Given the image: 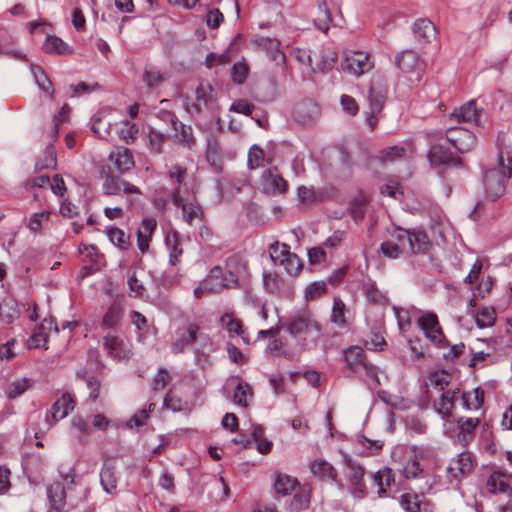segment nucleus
<instances>
[{
  "label": "nucleus",
  "instance_id": "obj_1",
  "mask_svg": "<svg viewBox=\"0 0 512 512\" xmlns=\"http://www.w3.org/2000/svg\"><path fill=\"white\" fill-rule=\"evenodd\" d=\"M512 177V154L509 148L500 149L498 167L486 171L484 188L489 200L495 201L505 192L506 182Z\"/></svg>",
  "mask_w": 512,
  "mask_h": 512
},
{
  "label": "nucleus",
  "instance_id": "obj_2",
  "mask_svg": "<svg viewBox=\"0 0 512 512\" xmlns=\"http://www.w3.org/2000/svg\"><path fill=\"white\" fill-rule=\"evenodd\" d=\"M273 488L276 495L283 497L295 492L290 503L292 510L302 511L308 509L312 495L311 484H301L298 479L293 476L276 472L274 474Z\"/></svg>",
  "mask_w": 512,
  "mask_h": 512
},
{
  "label": "nucleus",
  "instance_id": "obj_3",
  "mask_svg": "<svg viewBox=\"0 0 512 512\" xmlns=\"http://www.w3.org/2000/svg\"><path fill=\"white\" fill-rule=\"evenodd\" d=\"M171 202L181 210L182 219L192 226L196 221L204 223L206 213L195 195L184 198L179 188H173L169 194Z\"/></svg>",
  "mask_w": 512,
  "mask_h": 512
},
{
  "label": "nucleus",
  "instance_id": "obj_4",
  "mask_svg": "<svg viewBox=\"0 0 512 512\" xmlns=\"http://www.w3.org/2000/svg\"><path fill=\"white\" fill-rule=\"evenodd\" d=\"M75 399L69 392H65L57 399L49 412L45 415V428L42 431L49 430L54 423L64 419L75 408Z\"/></svg>",
  "mask_w": 512,
  "mask_h": 512
},
{
  "label": "nucleus",
  "instance_id": "obj_5",
  "mask_svg": "<svg viewBox=\"0 0 512 512\" xmlns=\"http://www.w3.org/2000/svg\"><path fill=\"white\" fill-rule=\"evenodd\" d=\"M188 343L193 347L198 362L207 361L212 343L209 336L202 333L196 324L188 325Z\"/></svg>",
  "mask_w": 512,
  "mask_h": 512
},
{
  "label": "nucleus",
  "instance_id": "obj_6",
  "mask_svg": "<svg viewBox=\"0 0 512 512\" xmlns=\"http://www.w3.org/2000/svg\"><path fill=\"white\" fill-rule=\"evenodd\" d=\"M446 139L460 153H466L476 145L475 135L462 127H451L447 129Z\"/></svg>",
  "mask_w": 512,
  "mask_h": 512
},
{
  "label": "nucleus",
  "instance_id": "obj_7",
  "mask_svg": "<svg viewBox=\"0 0 512 512\" xmlns=\"http://www.w3.org/2000/svg\"><path fill=\"white\" fill-rule=\"evenodd\" d=\"M196 101L191 105L187 104V111L199 114L204 108L214 105L217 100V93L209 83H200L195 91Z\"/></svg>",
  "mask_w": 512,
  "mask_h": 512
},
{
  "label": "nucleus",
  "instance_id": "obj_8",
  "mask_svg": "<svg viewBox=\"0 0 512 512\" xmlns=\"http://www.w3.org/2000/svg\"><path fill=\"white\" fill-rule=\"evenodd\" d=\"M399 231L400 233L396 238L399 241L407 239L410 250L413 254H425L428 252L431 244L426 233L416 229H399Z\"/></svg>",
  "mask_w": 512,
  "mask_h": 512
},
{
  "label": "nucleus",
  "instance_id": "obj_9",
  "mask_svg": "<svg viewBox=\"0 0 512 512\" xmlns=\"http://www.w3.org/2000/svg\"><path fill=\"white\" fill-rule=\"evenodd\" d=\"M342 69L355 76H360L371 69L368 54L361 51L347 53L342 64Z\"/></svg>",
  "mask_w": 512,
  "mask_h": 512
},
{
  "label": "nucleus",
  "instance_id": "obj_10",
  "mask_svg": "<svg viewBox=\"0 0 512 512\" xmlns=\"http://www.w3.org/2000/svg\"><path fill=\"white\" fill-rule=\"evenodd\" d=\"M287 330L291 335H299L313 330L320 332V326L309 312L303 311L291 318Z\"/></svg>",
  "mask_w": 512,
  "mask_h": 512
},
{
  "label": "nucleus",
  "instance_id": "obj_11",
  "mask_svg": "<svg viewBox=\"0 0 512 512\" xmlns=\"http://www.w3.org/2000/svg\"><path fill=\"white\" fill-rule=\"evenodd\" d=\"M346 369L351 375L362 378V367L367 362L364 350L359 346L349 347L343 354Z\"/></svg>",
  "mask_w": 512,
  "mask_h": 512
},
{
  "label": "nucleus",
  "instance_id": "obj_12",
  "mask_svg": "<svg viewBox=\"0 0 512 512\" xmlns=\"http://www.w3.org/2000/svg\"><path fill=\"white\" fill-rule=\"evenodd\" d=\"M428 159L433 166L451 165L454 167L462 166V160L455 157L452 152L442 145H433L428 152Z\"/></svg>",
  "mask_w": 512,
  "mask_h": 512
},
{
  "label": "nucleus",
  "instance_id": "obj_13",
  "mask_svg": "<svg viewBox=\"0 0 512 512\" xmlns=\"http://www.w3.org/2000/svg\"><path fill=\"white\" fill-rule=\"evenodd\" d=\"M103 191L106 195H118L121 192L127 194H141V190L115 175H107L103 183Z\"/></svg>",
  "mask_w": 512,
  "mask_h": 512
},
{
  "label": "nucleus",
  "instance_id": "obj_14",
  "mask_svg": "<svg viewBox=\"0 0 512 512\" xmlns=\"http://www.w3.org/2000/svg\"><path fill=\"white\" fill-rule=\"evenodd\" d=\"M418 324L427 338L434 343H441L444 336L436 314L428 312L422 315Z\"/></svg>",
  "mask_w": 512,
  "mask_h": 512
},
{
  "label": "nucleus",
  "instance_id": "obj_15",
  "mask_svg": "<svg viewBox=\"0 0 512 512\" xmlns=\"http://www.w3.org/2000/svg\"><path fill=\"white\" fill-rule=\"evenodd\" d=\"M263 190L270 194H281L288 188L287 181L276 170H265L261 177Z\"/></svg>",
  "mask_w": 512,
  "mask_h": 512
},
{
  "label": "nucleus",
  "instance_id": "obj_16",
  "mask_svg": "<svg viewBox=\"0 0 512 512\" xmlns=\"http://www.w3.org/2000/svg\"><path fill=\"white\" fill-rule=\"evenodd\" d=\"M319 114L320 109L318 105L311 100H306L301 103H298L293 110V116L295 120L304 125L310 124L313 121H315L318 118Z\"/></svg>",
  "mask_w": 512,
  "mask_h": 512
},
{
  "label": "nucleus",
  "instance_id": "obj_17",
  "mask_svg": "<svg viewBox=\"0 0 512 512\" xmlns=\"http://www.w3.org/2000/svg\"><path fill=\"white\" fill-rule=\"evenodd\" d=\"M104 346L109 355L115 359L121 360L130 357L131 352L128 343L116 335L108 334L105 336Z\"/></svg>",
  "mask_w": 512,
  "mask_h": 512
},
{
  "label": "nucleus",
  "instance_id": "obj_18",
  "mask_svg": "<svg viewBox=\"0 0 512 512\" xmlns=\"http://www.w3.org/2000/svg\"><path fill=\"white\" fill-rule=\"evenodd\" d=\"M348 468V479L352 487L353 495L356 497H363L366 494V486L364 483V468L351 461L348 462Z\"/></svg>",
  "mask_w": 512,
  "mask_h": 512
},
{
  "label": "nucleus",
  "instance_id": "obj_19",
  "mask_svg": "<svg viewBox=\"0 0 512 512\" xmlns=\"http://www.w3.org/2000/svg\"><path fill=\"white\" fill-rule=\"evenodd\" d=\"M482 111L476 107V102L470 100L459 109H456L451 115V119H455L458 122H473L477 125L481 123L480 118Z\"/></svg>",
  "mask_w": 512,
  "mask_h": 512
},
{
  "label": "nucleus",
  "instance_id": "obj_20",
  "mask_svg": "<svg viewBox=\"0 0 512 512\" xmlns=\"http://www.w3.org/2000/svg\"><path fill=\"white\" fill-rule=\"evenodd\" d=\"M458 393L459 389L453 391L449 390L443 392L438 399L434 400L433 408L444 419H448L452 416L454 403L455 400L457 399Z\"/></svg>",
  "mask_w": 512,
  "mask_h": 512
},
{
  "label": "nucleus",
  "instance_id": "obj_21",
  "mask_svg": "<svg viewBox=\"0 0 512 512\" xmlns=\"http://www.w3.org/2000/svg\"><path fill=\"white\" fill-rule=\"evenodd\" d=\"M473 468V462L471 454L468 452L460 453L456 459L452 460L448 466L447 471L454 478L458 479L471 472Z\"/></svg>",
  "mask_w": 512,
  "mask_h": 512
},
{
  "label": "nucleus",
  "instance_id": "obj_22",
  "mask_svg": "<svg viewBox=\"0 0 512 512\" xmlns=\"http://www.w3.org/2000/svg\"><path fill=\"white\" fill-rule=\"evenodd\" d=\"M156 226L157 222L155 219L147 218L142 221L141 226L137 231V246L142 253L148 251L151 236L156 229Z\"/></svg>",
  "mask_w": 512,
  "mask_h": 512
},
{
  "label": "nucleus",
  "instance_id": "obj_23",
  "mask_svg": "<svg viewBox=\"0 0 512 512\" xmlns=\"http://www.w3.org/2000/svg\"><path fill=\"white\" fill-rule=\"evenodd\" d=\"M206 159L214 172H222L223 161L221 155V147L217 139L213 136L207 139Z\"/></svg>",
  "mask_w": 512,
  "mask_h": 512
},
{
  "label": "nucleus",
  "instance_id": "obj_24",
  "mask_svg": "<svg viewBox=\"0 0 512 512\" xmlns=\"http://www.w3.org/2000/svg\"><path fill=\"white\" fill-rule=\"evenodd\" d=\"M109 159L120 173H125L134 167L132 153L127 148L112 151Z\"/></svg>",
  "mask_w": 512,
  "mask_h": 512
},
{
  "label": "nucleus",
  "instance_id": "obj_25",
  "mask_svg": "<svg viewBox=\"0 0 512 512\" xmlns=\"http://www.w3.org/2000/svg\"><path fill=\"white\" fill-rule=\"evenodd\" d=\"M310 470L313 475L319 477L322 480H332L338 483L339 487H342V483L337 481L336 469L327 461L318 459L314 460L310 464Z\"/></svg>",
  "mask_w": 512,
  "mask_h": 512
},
{
  "label": "nucleus",
  "instance_id": "obj_26",
  "mask_svg": "<svg viewBox=\"0 0 512 512\" xmlns=\"http://www.w3.org/2000/svg\"><path fill=\"white\" fill-rule=\"evenodd\" d=\"M395 63L397 67L404 73L414 72L419 69L420 61L416 52L405 50L396 56Z\"/></svg>",
  "mask_w": 512,
  "mask_h": 512
},
{
  "label": "nucleus",
  "instance_id": "obj_27",
  "mask_svg": "<svg viewBox=\"0 0 512 512\" xmlns=\"http://www.w3.org/2000/svg\"><path fill=\"white\" fill-rule=\"evenodd\" d=\"M100 483L103 490L108 494L117 492L118 477L115 467L109 463H105L100 471Z\"/></svg>",
  "mask_w": 512,
  "mask_h": 512
},
{
  "label": "nucleus",
  "instance_id": "obj_28",
  "mask_svg": "<svg viewBox=\"0 0 512 512\" xmlns=\"http://www.w3.org/2000/svg\"><path fill=\"white\" fill-rule=\"evenodd\" d=\"M172 128L174 130L175 142L181 143L182 145L191 148L195 145V138L193 136V129L190 125H185L181 121L173 120Z\"/></svg>",
  "mask_w": 512,
  "mask_h": 512
},
{
  "label": "nucleus",
  "instance_id": "obj_29",
  "mask_svg": "<svg viewBox=\"0 0 512 512\" xmlns=\"http://www.w3.org/2000/svg\"><path fill=\"white\" fill-rule=\"evenodd\" d=\"M479 422V418L460 417L457 420V427L459 430L458 440L463 444H467L468 442H470L474 436V431L478 426Z\"/></svg>",
  "mask_w": 512,
  "mask_h": 512
},
{
  "label": "nucleus",
  "instance_id": "obj_30",
  "mask_svg": "<svg viewBox=\"0 0 512 512\" xmlns=\"http://www.w3.org/2000/svg\"><path fill=\"white\" fill-rule=\"evenodd\" d=\"M47 496L51 508L64 509L66 491L62 482H54L47 487Z\"/></svg>",
  "mask_w": 512,
  "mask_h": 512
},
{
  "label": "nucleus",
  "instance_id": "obj_31",
  "mask_svg": "<svg viewBox=\"0 0 512 512\" xmlns=\"http://www.w3.org/2000/svg\"><path fill=\"white\" fill-rule=\"evenodd\" d=\"M20 317L18 302L13 298H5L0 303V320L6 324H12Z\"/></svg>",
  "mask_w": 512,
  "mask_h": 512
},
{
  "label": "nucleus",
  "instance_id": "obj_32",
  "mask_svg": "<svg viewBox=\"0 0 512 512\" xmlns=\"http://www.w3.org/2000/svg\"><path fill=\"white\" fill-rule=\"evenodd\" d=\"M413 33L419 42L426 43L435 36L436 30L430 20L422 18L415 21Z\"/></svg>",
  "mask_w": 512,
  "mask_h": 512
},
{
  "label": "nucleus",
  "instance_id": "obj_33",
  "mask_svg": "<svg viewBox=\"0 0 512 512\" xmlns=\"http://www.w3.org/2000/svg\"><path fill=\"white\" fill-rule=\"evenodd\" d=\"M386 100V90L381 85L372 84L368 92V101L370 110L374 113H380Z\"/></svg>",
  "mask_w": 512,
  "mask_h": 512
},
{
  "label": "nucleus",
  "instance_id": "obj_34",
  "mask_svg": "<svg viewBox=\"0 0 512 512\" xmlns=\"http://www.w3.org/2000/svg\"><path fill=\"white\" fill-rule=\"evenodd\" d=\"M123 316V307L119 301H114L106 311L102 319V328L110 329L115 327Z\"/></svg>",
  "mask_w": 512,
  "mask_h": 512
},
{
  "label": "nucleus",
  "instance_id": "obj_35",
  "mask_svg": "<svg viewBox=\"0 0 512 512\" xmlns=\"http://www.w3.org/2000/svg\"><path fill=\"white\" fill-rule=\"evenodd\" d=\"M510 486L507 475L500 471L493 472L487 480V488L491 493H506Z\"/></svg>",
  "mask_w": 512,
  "mask_h": 512
},
{
  "label": "nucleus",
  "instance_id": "obj_36",
  "mask_svg": "<svg viewBox=\"0 0 512 512\" xmlns=\"http://www.w3.org/2000/svg\"><path fill=\"white\" fill-rule=\"evenodd\" d=\"M34 385V380L31 378H20L9 383L5 389L6 395L10 399H16L25 393L29 388Z\"/></svg>",
  "mask_w": 512,
  "mask_h": 512
},
{
  "label": "nucleus",
  "instance_id": "obj_37",
  "mask_svg": "<svg viewBox=\"0 0 512 512\" xmlns=\"http://www.w3.org/2000/svg\"><path fill=\"white\" fill-rule=\"evenodd\" d=\"M461 399L467 410L479 409L484 403V391L480 387H476L473 391L464 392Z\"/></svg>",
  "mask_w": 512,
  "mask_h": 512
},
{
  "label": "nucleus",
  "instance_id": "obj_38",
  "mask_svg": "<svg viewBox=\"0 0 512 512\" xmlns=\"http://www.w3.org/2000/svg\"><path fill=\"white\" fill-rule=\"evenodd\" d=\"M43 50L46 53L65 55L71 53L70 47L60 38L48 35L44 44Z\"/></svg>",
  "mask_w": 512,
  "mask_h": 512
},
{
  "label": "nucleus",
  "instance_id": "obj_39",
  "mask_svg": "<svg viewBox=\"0 0 512 512\" xmlns=\"http://www.w3.org/2000/svg\"><path fill=\"white\" fill-rule=\"evenodd\" d=\"M142 80L146 87L150 90L159 87L167 80V76L157 68H145Z\"/></svg>",
  "mask_w": 512,
  "mask_h": 512
},
{
  "label": "nucleus",
  "instance_id": "obj_40",
  "mask_svg": "<svg viewBox=\"0 0 512 512\" xmlns=\"http://www.w3.org/2000/svg\"><path fill=\"white\" fill-rule=\"evenodd\" d=\"M252 396V387L246 382L239 381L234 390V402L241 407H247Z\"/></svg>",
  "mask_w": 512,
  "mask_h": 512
},
{
  "label": "nucleus",
  "instance_id": "obj_41",
  "mask_svg": "<svg viewBox=\"0 0 512 512\" xmlns=\"http://www.w3.org/2000/svg\"><path fill=\"white\" fill-rule=\"evenodd\" d=\"M331 22V12L328 8L326 1L322 0L318 3V16L314 20L315 26L319 30L327 32L329 30V25Z\"/></svg>",
  "mask_w": 512,
  "mask_h": 512
},
{
  "label": "nucleus",
  "instance_id": "obj_42",
  "mask_svg": "<svg viewBox=\"0 0 512 512\" xmlns=\"http://www.w3.org/2000/svg\"><path fill=\"white\" fill-rule=\"evenodd\" d=\"M405 152L406 150L402 146H391L380 150L375 159L383 164L394 162L397 159H401L405 155Z\"/></svg>",
  "mask_w": 512,
  "mask_h": 512
},
{
  "label": "nucleus",
  "instance_id": "obj_43",
  "mask_svg": "<svg viewBox=\"0 0 512 512\" xmlns=\"http://www.w3.org/2000/svg\"><path fill=\"white\" fill-rule=\"evenodd\" d=\"M109 240L120 249H128L130 237L122 229L109 227L106 230Z\"/></svg>",
  "mask_w": 512,
  "mask_h": 512
},
{
  "label": "nucleus",
  "instance_id": "obj_44",
  "mask_svg": "<svg viewBox=\"0 0 512 512\" xmlns=\"http://www.w3.org/2000/svg\"><path fill=\"white\" fill-rule=\"evenodd\" d=\"M57 164L56 151L52 145H48L44 152L43 157L39 158L35 163L36 170H43L54 168Z\"/></svg>",
  "mask_w": 512,
  "mask_h": 512
},
{
  "label": "nucleus",
  "instance_id": "obj_45",
  "mask_svg": "<svg viewBox=\"0 0 512 512\" xmlns=\"http://www.w3.org/2000/svg\"><path fill=\"white\" fill-rule=\"evenodd\" d=\"M374 482L379 487V496H382L385 493L384 486H390L394 482L392 470L388 467L378 470L374 475Z\"/></svg>",
  "mask_w": 512,
  "mask_h": 512
},
{
  "label": "nucleus",
  "instance_id": "obj_46",
  "mask_svg": "<svg viewBox=\"0 0 512 512\" xmlns=\"http://www.w3.org/2000/svg\"><path fill=\"white\" fill-rule=\"evenodd\" d=\"M451 381V374L445 370L435 371L429 374L428 383L438 390H444Z\"/></svg>",
  "mask_w": 512,
  "mask_h": 512
},
{
  "label": "nucleus",
  "instance_id": "obj_47",
  "mask_svg": "<svg viewBox=\"0 0 512 512\" xmlns=\"http://www.w3.org/2000/svg\"><path fill=\"white\" fill-rule=\"evenodd\" d=\"M168 177L175 184L173 188H179L185 183L188 176L187 168L183 165L174 164L168 169Z\"/></svg>",
  "mask_w": 512,
  "mask_h": 512
},
{
  "label": "nucleus",
  "instance_id": "obj_48",
  "mask_svg": "<svg viewBox=\"0 0 512 512\" xmlns=\"http://www.w3.org/2000/svg\"><path fill=\"white\" fill-rule=\"evenodd\" d=\"M321 61L313 67V72H325L330 70L337 59V54L332 49H324L320 53Z\"/></svg>",
  "mask_w": 512,
  "mask_h": 512
},
{
  "label": "nucleus",
  "instance_id": "obj_49",
  "mask_svg": "<svg viewBox=\"0 0 512 512\" xmlns=\"http://www.w3.org/2000/svg\"><path fill=\"white\" fill-rule=\"evenodd\" d=\"M379 371V368L369 361H367L362 367V375L365 374L366 376V379L363 380L372 389L377 388L381 384L379 379Z\"/></svg>",
  "mask_w": 512,
  "mask_h": 512
},
{
  "label": "nucleus",
  "instance_id": "obj_50",
  "mask_svg": "<svg viewBox=\"0 0 512 512\" xmlns=\"http://www.w3.org/2000/svg\"><path fill=\"white\" fill-rule=\"evenodd\" d=\"M496 320V312L493 308L485 307L480 309L476 316L475 321L479 328L490 327Z\"/></svg>",
  "mask_w": 512,
  "mask_h": 512
},
{
  "label": "nucleus",
  "instance_id": "obj_51",
  "mask_svg": "<svg viewBox=\"0 0 512 512\" xmlns=\"http://www.w3.org/2000/svg\"><path fill=\"white\" fill-rule=\"evenodd\" d=\"M290 253V247L286 244L275 242L269 247V255L274 264H281Z\"/></svg>",
  "mask_w": 512,
  "mask_h": 512
},
{
  "label": "nucleus",
  "instance_id": "obj_52",
  "mask_svg": "<svg viewBox=\"0 0 512 512\" xmlns=\"http://www.w3.org/2000/svg\"><path fill=\"white\" fill-rule=\"evenodd\" d=\"M51 213L49 211L37 212L31 215L29 218L27 227L33 233L39 232L41 227L49 221Z\"/></svg>",
  "mask_w": 512,
  "mask_h": 512
},
{
  "label": "nucleus",
  "instance_id": "obj_53",
  "mask_svg": "<svg viewBox=\"0 0 512 512\" xmlns=\"http://www.w3.org/2000/svg\"><path fill=\"white\" fill-rule=\"evenodd\" d=\"M225 270L239 278L245 271V264L238 255H232L225 261Z\"/></svg>",
  "mask_w": 512,
  "mask_h": 512
},
{
  "label": "nucleus",
  "instance_id": "obj_54",
  "mask_svg": "<svg viewBox=\"0 0 512 512\" xmlns=\"http://www.w3.org/2000/svg\"><path fill=\"white\" fill-rule=\"evenodd\" d=\"M155 408V403H150L149 404V408L148 410L147 409H141L139 410L137 413H135L128 421H127V426L129 428H133V427H141L143 426L147 419L149 418V412H151L152 410H154Z\"/></svg>",
  "mask_w": 512,
  "mask_h": 512
},
{
  "label": "nucleus",
  "instance_id": "obj_55",
  "mask_svg": "<svg viewBox=\"0 0 512 512\" xmlns=\"http://www.w3.org/2000/svg\"><path fill=\"white\" fill-rule=\"evenodd\" d=\"M280 265L284 266L288 274L295 275L301 270L303 263L295 253L290 252Z\"/></svg>",
  "mask_w": 512,
  "mask_h": 512
},
{
  "label": "nucleus",
  "instance_id": "obj_56",
  "mask_svg": "<svg viewBox=\"0 0 512 512\" xmlns=\"http://www.w3.org/2000/svg\"><path fill=\"white\" fill-rule=\"evenodd\" d=\"M400 505L407 512H418L420 502L417 494L405 493L400 497Z\"/></svg>",
  "mask_w": 512,
  "mask_h": 512
},
{
  "label": "nucleus",
  "instance_id": "obj_57",
  "mask_svg": "<svg viewBox=\"0 0 512 512\" xmlns=\"http://www.w3.org/2000/svg\"><path fill=\"white\" fill-rule=\"evenodd\" d=\"M239 285V278L236 277L233 273L229 274L227 271L224 273L222 279L216 281L214 286L217 288V293L221 292L225 289H233L237 288Z\"/></svg>",
  "mask_w": 512,
  "mask_h": 512
},
{
  "label": "nucleus",
  "instance_id": "obj_58",
  "mask_svg": "<svg viewBox=\"0 0 512 512\" xmlns=\"http://www.w3.org/2000/svg\"><path fill=\"white\" fill-rule=\"evenodd\" d=\"M345 310L346 306L343 301L340 299H335L331 314V321L339 326H343L346 322Z\"/></svg>",
  "mask_w": 512,
  "mask_h": 512
},
{
  "label": "nucleus",
  "instance_id": "obj_59",
  "mask_svg": "<svg viewBox=\"0 0 512 512\" xmlns=\"http://www.w3.org/2000/svg\"><path fill=\"white\" fill-rule=\"evenodd\" d=\"M149 146L153 153L160 154L162 146L166 140V136L156 130H150L148 134Z\"/></svg>",
  "mask_w": 512,
  "mask_h": 512
},
{
  "label": "nucleus",
  "instance_id": "obj_60",
  "mask_svg": "<svg viewBox=\"0 0 512 512\" xmlns=\"http://www.w3.org/2000/svg\"><path fill=\"white\" fill-rule=\"evenodd\" d=\"M265 153L262 148L258 145H253L248 153V167L249 169H255L261 165L264 160Z\"/></svg>",
  "mask_w": 512,
  "mask_h": 512
},
{
  "label": "nucleus",
  "instance_id": "obj_61",
  "mask_svg": "<svg viewBox=\"0 0 512 512\" xmlns=\"http://www.w3.org/2000/svg\"><path fill=\"white\" fill-rule=\"evenodd\" d=\"M221 324L230 334L240 335L242 332L241 322L234 319L230 314H224L221 317Z\"/></svg>",
  "mask_w": 512,
  "mask_h": 512
},
{
  "label": "nucleus",
  "instance_id": "obj_62",
  "mask_svg": "<svg viewBox=\"0 0 512 512\" xmlns=\"http://www.w3.org/2000/svg\"><path fill=\"white\" fill-rule=\"evenodd\" d=\"M380 250L385 257L390 259H397L402 254V250L399 245L392 241H385L381 243Z\"/></svg>",
  "mask_w": 512,
  "mask_h": 512
},
{
  "label": "nucleus",
  "instance_id": "obj_63",
  "mask_svg": "<svg viewBox=\"0 0 512 512\" xmlns=\"http://www.w3.org/2000/svg\"><path fill=\"white\" fill-rule=\"evenodd\" d=\"M230 62V57L228 51H225L222 54L209 53L206 56L205 64L208 68L213 67L216 64L225 65Z\"/></svg>",
  "mask_w": 512,
  "mask_h": 512
},
{
  "label": "nucleus",
  "instance_id": "obj_64",
  "mask_svg": "<svg viewBox=\"0 0 512 512\" xmlns=\"http://www.w3.org/2000/svg\"><path fill=\"white\" fill-rule=\"evenodd\" d=\"M138 134V127L134 123L126 122L124 127L120 130V138L127 143L133 142Z\"/></svg>",
  "mask_w": 512,
  "mask_h": 512
}]
</instances>
